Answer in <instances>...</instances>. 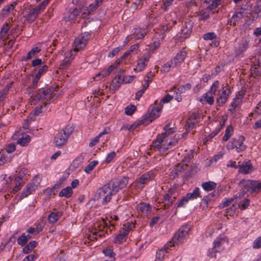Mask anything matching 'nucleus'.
<instances>
[{
	"label": "nucleus",
	"instance_id": "1",
	"mask_svg": "<svg viewBox=\"0 0 261 261\" xmlns=\"http://www.w3.org/2000/svg\"><path fill=\"white\" fill-rule=\"evenodd\" d=\"M128 181V177L127 176L112 179L96 191L94 198L96 200L102 199L101 204H107L111 201L112 196L125 187Z\"/></svg>",
	"mask_w": 261,
	"mask_h": 261
},
{
	"label": "nucleus",
	"instance_id": "2",
	"mask_svg": "<svg viewBox=\"0 0 261 261\" xmlns=\"http://www.w3.org/2000/svg\"><path fill=\"white\" fill-rule=\"evenodd\" d=\"M56 87L51 86L47 89H40L36 94L32 95L30 98L31 105H36L39 102L42 105L38 106L34 110L35 116H38L42 112L43 106L44 108L53 102L57 98V95L55 93Z\"/></svg>",
	"mask_w": 261,
	"mask_h": 261
},
{
	"label": "nucleus",
	"instance_id": "3",
	"mask_svg": "<svg viewBox=\"0 0 261 261\" xmlns=\"http://www.w3.org/2000/svg\"><path fill=\"white\" fill-rule=\"evenodd\" d=\"M191 229V226L189 224H186L181 226L174 234L172 240L168 242V245L172 247L175 244L178 245L185 242Z\"/></svg>",
	"mask_w": 261,
	"mask_h": 261
},
{
	"label": "nucleus",
	"instance_id": "4",
	"mask_svg": "<svg viewBox=\"0 0 261 261\" xmlns=\"http://www.w3.org/2000/svg\"><path fill=\"white\" fill-rule=\"evenodd\" d=\"M239 186L244 192L250 194H257L261 191V181L255 180H242Z\"/></svg>",
	"mask_w": 261,
	"mask_h": 261
},
{
	"label": "nucleus",
	"instance_id": "5",
	"mask_svg": "<svg viewBox=\"0 0 261 261\" xmlns=\"http://www.w3.org/2000/svg\"><path fill=\"white\" fill-rule=\"evenodd\" d=\"M73 129L74 128L72 126L67 125L65 126L54 137L53 140L54 144L58 147L65 145Z\"/></svg>",
	"mask_w": 261,
	"mask_h": 261
},
{
	"label": "nucleus",
	"instance_id": "6",
	"mask_svg": "<svg viewBox=\"0 0 261 261\" xmlns=\"http://www.w3.org/2000/svg\"><path fill=\"white\" fill-rule=\"evenodd\" d=\"M108 223H110V222L109 221L107 223L106 220L102 219L99 223L95 224L94 227L91 231V233L88 236V239L92 241L97 240L98 237H103L105 235V232L102 229L105 227L110 228Z\"/></svg>",
	"mask_w": 261,
	"mask_h": 261
},
{
	"label": "nucleus",
	"instance_id": "7",
	"mask_svg": "<svg viewBox=\"0 0 261 261\" xmlns=\"http://www.w3.org/2000/svg\"><path fill=\"white\" fill-rule=\"evenodd\" d=\"M162 108L163 104L160 103L158 106L153 107L151 110L149 109L147 114L142 117V123L146 125L159 117Z\"/></svg>",
	"mask_w": 261,
	"mask_h": 261
},
{
	"label": "nucleus",
	"instance_id": "8",
	"mask_svg": "<svg viewBox=\"0 0 261 261\" xmlns=\"http://www.w3.org/2000/svg\"><path fill=\"white\" fill-rule=\"evenodd\" d=\"M245 137L243 136H239L237 138H232L227 143L226 147L228 150H232L236 148L238 152H242L246 148V146L243 143Z\"/></svg>",
	"mask_w": 261,
	"mask_h": 261
},
{
	"label": "nucleus",
	"instance_id": "9",
	"mask_svg": "<svg viewBox=\"0 0 261 261\" xmlns=\"http://www.w3.org/2000/svg\"><path fill=\"white\" fill-rule=\"evenodd\" d=\"M225 240L217 238L213 243V247L208 251V255L211 257H216V253L220 252L224 249Z\"/></svg>",
	"mask_w": 261,
	"mask_h": 261
},
{
	"label": "nucleus",
	"instance_id": "10",
	"mask_svg": "<svg viewBox=\"0 0 261 261\" xmlns=\"http://www.w3.org/2000/svg\"><path fill=\"white\" fill-rule=\"evenodd\" d=\"M231 93L230 87L227 84L221 88L219 91L217 99V103L219 106H222L226 102Z\"/></svg>",
	"mask_w": 261,
	"mask_h": 261
},
{
	"label": "nucleus",
	"instance_id": "11",
	"mask_svg": "<svg viewBox=\"0 0 261 261\" xmlns=\"http://www.w3.org/2000/svg\"><path fill=\"white\" fill-rule=\"evenodd\" d=\"M193 27V22L192 21H185L182 24L179 37L184 39L188 38L192 33Z\"/></svg>",
	"mask_w": 261,
	"mask_h": 261
},
{
	"label": "nucleus",
	"instance_id": "12",
	"mask_svg": "<svg viewBox=\"0 0 261 261\" xmlns=\"http://www.w3.org/2000/svg\"><path fill=\"white\" fill-rule=\"evenodd\" d=\"M148 27L145 26L142 28L136 27L132 30V36L135 40L141 39L145 37L148 33Z\"/></svg>",
	"mask_w": 261,
	"mask_h": 261
},
{
	"label": "nucleus",
	"instance_id": "13",
	"mask_svg": "<svg viewBox=\"0 0 261 261\" xmlns=\"http://www.w3.org/2000/svg\"><path fill=\"white\" fill-rule=\"evenodd\" d=\"M39 184V181H37L36 183L33 181V183H30L28 184L27 187L23 190L22 192H21L19 199H22L24 197H27L30 194H32L36 190V189Z\"/></svg>",
	"mask_w": 261,
	"mask_h": 261
},
{
	"label": "nucleus",
	"instance_id": "14",
	"mask_svg": "<svg viewBox=\"0 0 261 261\" xmlns=\"http://www.w3.org/2000/svg\"><path fill=\"white\" fill-rule=\"evenodd\" d=\"M156 175L155 172L150 170L142 174L138 179V182L140 184L144 185L154 179Z\"/></svg>",
	"mask_w": 261,
	"mask_h": 261
},
{
	"label": "nucleus",
	"instance_id": "15",
	"mask_svg": "<svg viewBox=\"0 0 261 261\" xmlns=\"http://www.w3.org/2000/svg\"><path fill=\"white\" fill-rule=\"evenodd\" d=\"M149 58L150 56L149 54L143 55L142 57L138 60L136 67L134 68V70L138 71H142L146 66Z\"/></svg>",
	"mask_w": 261,
	"mask_h": 261
},
{
	"label": "nucleus",
	"instance_id": "16",
	"mask_svg": "<svg viewBox=\"0 0 261 261\" xmlns=\"http://www.w3.org/2000/svg\"><path fill=\"white\" fill-rule=\"evenodd\" d=\"M244 17V13L242 11H236L227 21V24L232 26H236L237 23L240 21Z\"/></svg>",
	"mask_w": 261,
	"mask_h": 261
},
{
	"label": "nucleus",
	"instance_id": "17",
	"mask_svg": "<svg viewBox=\"0 0 261 261\" xmlns=\"http://www.w3.org/2000/svg\"><path fill=\"white\" fill-rule=\"evenodd\" d=\"M137 210L144 216H148L151 211V206L148 203L142 202L137 205Z\"/></svg>",
	"mask_w": 261,
	"mask_h": 261
},
{
	"label": "nucleus",
	"instance_id": "18",
	"mask_svg": "<svg viewBox=\"0 0 261 261\" xmlns=\"http://www.w3.org/2000/svg\"><path fill=\"white\" fill-rule=\"evenodd\" d=\"M187 56V53L184 49H182L176 54V55L171 60L175 66L178 64L184 61Z\"/></svg>",
	"mask_w": 261,
	"mask_h": 261
},
{
	"label": "nucleus",
	"instance_id": "19",
	"mask_svg": "<svg viewBox=\"0 0 261 261\" xmlns=\"http://www.w3.org/2000/svg\"><path fill=\"white\" fill-rule=\"evenodd\" d=\"M165 138L161 135H159L156 139L152 142L151 149L156 150L160 152V147L162 143L165 142Z\"/></svg>",
	"mask_w": 261,
	"mask_h": 261
},
{
	"label": "nucleus",
	"instance_id": "20",
	"mask_svg": "<svg viewBox=\"0 0 261 261\" xmlns=\"http://www.w3.org/2000/svg\"><path fill=\"white\" fill-rule=\"evenodd\" d=\"M102 1L103 0H95L93 3L90 4L86 9L84 10L83 13L87 15L90 14L99 6Z\"/></svg>",
	"mask_w": 261,
	"mask_h": 261
},
{
	"label": "nucleus",
	"instance_id": "21",
	"mask_svg": "<svg viewBox=\"0 0 261 261\" xmlns=\"http://www.w3.org/2000/svg\"><path fill=\"white\" fill-rule=\"evenodd\" d=\"M248 47L247 41L245 40H242L239 44V46L235 50V54L237 56L242 55Z\"/></svg>",
	"mask_w": 261,
	"mask_h": 261
},
{
	"label": "nucleus",
	"instance_id": "22",
	"mask_svg": "<svg viewBox=\"0 0 261 261\" xmlns=\"http://www.w3.org/2000/svg\"><path fill=\"white\" fill-rule=\"evenodd\" d=\"M65 59L63 60L62 63L60 65L61 68L63 69L69 65L71 61L74 58V56L73 55L71 51L65 53Z\"/></svg>",
	"mask_w": 261,
	"mask_h": 261
},
{
	"label": "nucleus",
	"instance_id": "23",
	"mask_svg": "<svg viewBox=\"0 0 261 261\" xmlns=\"http://www.w3.org/2000/svg\"><path fill=\"white\" fill-rule=\"evenodd\" d=\"M203 38L205 40H212L215 47H217L219 43L217 41V36L214 32H209L203 35Z\"/></svg>",
	"mask_w": 261,
	"mask_h": 261
},
{
	"label": "nucleus",
	"instance_id": "24",
	"mask_svg": "<svg viewBox=\"0 0 261 261\" xmlns=\"http://www.w3.org/2000/svg\"><path fill=\"white\" fill-rule=\"evenodd\" d=\"M170 247V246L168 245V243L164 246L162 248L159 250L156 253V258L155 261H162L163 259L164 258L165 255V253H167V249Z\"/></svg>",
	"mask_w": 261,
	"mask_h": 261
},
{
	"label": "nucleus",
	"instance_id": "25",
	"mask_svg": "<svg viewBox=\"0 0 261 261\" xmlns=\"http://www.w3.org/2000/svg\"><path fill=\"white\" fill-rule=\"evenodd\" d=\"M87 41L81 36L75 38L74 40L75 48L74 50L77 51L80 49L84 47L86 44Z\"/></svg>",
	"mask_w": 261,
	"mask_h": 261
},
{
	"label": "nucleus",
	"instance_id": "26",
	"mask_svg": "<svg viewBox=\"0 0 261 261\" xmlns=\"http://www.w3.org/2000/svg\"><path fill=\"white\" fill-rule=\"evenodd\" d=\"M62 214V212H51L48 215L47 220L50 223L54 224L59 220Z\"/></svg>",
	"mask_w": 261,
	"mask_h": 261
},
{
	"label": "nucleus",
	"instance_id": "27",
	"mask_svg": "<svg viewBox=\"0 0 261 261\" xmlns=\"http://www.w3.org/2000/svg\"><path fill=\"white\" fill-rule=\"evenodd\" d=\"M15 3L11 4L5 6L1 10L0 15L2 17L7 16L14 9V5Z\"/></svg>",
	"mask_w": 261,
	"mask_h": 261
},
{
	"label": "nucleus",
	"instance_id": "28",
	"mask_svg": "<svg viewBox=\"0 0 261 261\" xmlns=\"http://www.w3.org/2000/svg\"><path fill=\"white\" fill-rule=\"evenodd\" d=\"M239 171L243 174H248L250 172L252 166L249 162L244 163L239 166Z\"/></svg>",
	"mask_w": 261,
	"mask_h": 261
},
{
	"label": "nucleus",
	"instance_id": "29",
	"mask_svg": "<svg viewBox=\"0 0 261 261\" xmlns=\"http://www.w3.org/2000/svg\"><path fill=\"white\" fill-rule=\"evenodd\" d=\"M41 49L38 47H35L33 48L27 54L26 58H23V60L27 61L29 60L32 59L37 56V55L40 51Z\"/></svg>",
	"mask_w": 261,
	"mask_h": 261
},
{
	"label": "nucleus",
	"instance_id": "30",
	"mask_svg": "<svg viewBox=\"0 0 261 261\" xmlns=\"http://www.w3.org/2000/svg\"><path fill=\"white\" fill-rule=\"evenodd\" d=\"M250 71L254 76H258L261 75V64L260 63H257L256 64L252 65L250 68Z\"/></svg>",
	"mask_w": 261,
	"mask_h": 261
},
{
	"label": "nucleus",
	"instance_id": "31",
	"mask_svg": "<svg viewBox=\"0 0 261 261\" xmlns=\"http://www.w3.org/2000/svg\"><path fill=\"white\" fill-rule=\"evenodd\" d=\"M216 184L213 181H206L203 182L201 185L202 188L206 191H211L216 187Z\"/></svg>",
	"mask_w": 261,
	"mask_h": 261
},
{
	"label": "nucleus",
	"instance_id": "32",
	"mask_svg": "<svg viewBox=\"0 0 261 261\" xmlns=\"http://www.w3.org/2000/svg\"><path fill=\"white\" fill-rule=\"evenodd\" d=\"M72 188L70 186H68L61 190L59 194V196L61 197H65L66 198H69L72 195Z\"/></svg>",
	"mask_w": 261,
	"mask_h": 261
},
{
	"label": "nucleus",
	"instance_id": "33",
	"mask_svg": "<svg viewBox=\"0 0 261 261\" xmlns=\"http://www.w3.org/2000/svg\"><path fill=\"white\" fill-rule=\"evenodd\" d=\"M38 14L34 9H32L27 16L26 19L29 23H32L36 19Z\"/></svg>",
	"mask_w": 261,
	"mask_h": 261
},
{
	"label": "nucleus",
	"instance_id": "34",
	"mask_svg": "<svg viewBox=\"0 0 261 261\" xmlns=\"http://www.w3.org/2000/svg\"><path fill=\"white\" fill-rule=\"evenodd\" d=\"M186 168H187V167H185L184 164L182 165H180V164L177 165L174 168V170L171 172V173L173 175V178L179 176L180 175V173L182 172V171L185 170Z\"/></svg>",
	"mask_w": 261,
	"mask_h": 261
},
{
	"label": "nucleus",
	"instance_id": "35",
	"mask_svg": "<svg viewBox=\"0 0 261 261\" xmlns=\"http://www.w3.org/2000/svg\"><path fill=\"white\" fill-rule=\"evenodd\" d=\"M216 196L215 192L212 193L208 195L204 196L202 199L201 203L203 205V207L208 206V201L214 200V197Z\"/></svg>",
	"mask_w": 261,
	"mask_h": 261
},
{
	"label": "nucleus",
	"instance_id": "36",
	"mask_svg": "<svg viewBox=\"0 0 261 261\" xmlns=\"http://www.w3.org/2000/svg\"><path fill=\"white\" fill-rule=\"evenodd\" d=\"M186 196L189 200H193L197 199L198 197H200L199 188L198 187L195 188L192 193H188Z\"/></svg>",
	"mask_w": 261,
	"mask_h": 261
},
{
	"label": "nucleus",
	"instance_id": "37",
	"mask_svg": "<svg viewBox=\"0 0 261 261\" xmlns=\"http://www.w3.org/2000/svg\"><path fill=\"white\" fill-rule=\"evenodd\" d=\"M176 142V141H170L169 142L167 141V144L165 143V142L162 143L160 147V152L162 153L165 152L170 147L174 146Z\"/></svg>",
	"mask_w": 261,
	"mask_h": 261
},
{
	"label": "nucleus",
	"instance_id": "38",
	"mask_svg": "<svg viewBox=\"0 0 261 261\" xmlns=\"http://www.w3.org/2000/svg\"><path fill=\"white\" fill-rule=\"evenodd\" d=\"M31 141V137L28 135H23L21 138H19L17 141V144H20L22 146H25Z\"/></svg>",
	"mask_w": 261,
	"mask_h": 261
},
{
	"label": "nucleus",
	"instance_id": "39",
	"mask_svg": "<svg viewBox=\"0 0 261 261\" xmlns=\"http://www.w3.org/2000/svg\"><path fill=\"white\" fill-rule=\"evenodd\" d=\"M37 244V243L35 241H31L23 248V252L25 254L30 253L36 246Z\"/></svg>",
	"mask_w": 261,
	"mask_h": 261
},
{
	"label": "nucleus",
	"instance_id": "40",
	"mask_svg": "<svg viewBox=\"0 0 261 261\" xmlns=\"http://www.w3.org/2000/svg\"><path fill=\"white\" fill-rule=\"evenodd\" d=\"M13 155H8L6 154H2L0 156V165H3L5 163L10 162L11 161Z\"/></svg>",
	"mask_w": 261,
	"mask_h": 261
},
{
	"label": "nucleus",
	"instance_id": "41",
	"mask_svg": "<svg viewBox=\"0 0 261 261\" xmlns=\"http://www.w3.org/2000/svg\"><path fill=\"white\" fill-rule=\"evenodd\" d=\"M233 131V127L231 125L227 126L225 130V135L223 137V140L224 141H228L232 136Z\"/></svg>",
	"mask_w": 261,
	"mask_h": 261
},
{
	"label": "nucleus",
	"instance_id": "42",
	"mask_svg": "<svg viewBox=\"0 0 261 261\" xmlns=\"http://www.w3.org/2000/svg\"><path fill=\"white\" fill-rule=\"evenodd\" d=\"M97 161H93L90 162L85 168L84 171L87 173H90L98 164Z\"/></svg>",
	"mask_w": 261,
	"mask_h": 261
},
{
	"label": "nucleus",
	"instance_id": "43",
	"mask_svg": "<svg viewBox=\"0 0 261 261\" xmlns=\"http://www.w3.org/2000/svg\"><path fill=\"white\" fill-rule=\"evenodd\" d=\"M175 67V65L171 61L165 63L161 68V71L163 72H168L170 71V68Z\"/></svg>",
	"mask_w": 261,
	"mask_h": 261
},
{
	"label": "nucleus",
	"instance_id": "44",
	"mask_svg": "<svg viewBox=\"0 0 261 261\" xmlns=\"http://www.w3.org/2000/svg\"><path fill=\"white\" fill-rule=\"evenodd\" d=\"M147 0H136L131 5L130 8L134 10L141 9L143 5L144 2Z\"/></svg>",
	"mask_w": 261,
	"mask_h": 261
},
{
	"label": "nucleus",
	"instance_id": "45",
	"mask_svg": "<svg viewBox=\"0 0 261 261\" xmlns=\"http://www.w3.org/2000/svg\"><path fill=\"white\" fill-rule=\"evenodd\" d=\"M193 152L194 151L193 150H191L190 152L185 156L182 162L184 163L185 167H188V163H190L191 160L193 158Z\"/></svg>",
	"mask_w": 261,
	"mask_h": 261
},
{
	"label": "nucleus",
	"instance_id": "46",
	"mask_svg": "<svg viewBox=\"0 0 261 261\" xmlns=\"http://www.w3.org/2000/svg\"><path fill=\"white\" fill-rule=\"evenodd\" d=\"M126 239V238L125 237V236L123 235L122 233H120L115 237L114 240V242L115 244H120L125 241Z\"/></svg>",
	"mask_w": 261,
	"mask_h": 261
},
{
	"label": "nucleus",
	"instance_id": "47",
	"mask_svg": "<svg viewBox=\"0 0 261 261\" xmlns=\"http://www.w3.org/2000/svg\"><path fill=\"white\" fill-rule=\"evenodd\" d=\"M214 94L207 92L204 94V98L209 105H213L214 102Z\"/></svg>",
	"mask_w": 261,
	"mask_h": 261
},
{
	"label": "nucleus",
	"instance_id": "48",
	"mask_svg": "<svg viewBox=\"0 0 261 261\" xmlns=\"http://www.w3.org/2000/svg\"><path fill=\"white\" fill-rule=\"evenodd\" d=\"M174 0H165L161 6V8L165 11H168L173 4Z\"/></svg>",
	"mask_w": 261,
	"mask_h": 261
},
{
	"label": "nucleus",
	"instance_id": "49",
	"mask_svg": "<svg viewBox=\"0 0 261 261\" xmlns=\"http://www.w3.org/2000/svg\"><path fill=\"white\" fill-rule=\"evenodd\" d=\"M242 102L241 98L237 97L233 99V101L230 104V107H232V109H230L229 110L232 111L234 110Z\"/></svg>",
	"mask_w": 261,
	"mask_h": 261
},
{
	"label": "nucleus",
	"instance_id": "50",
	"mask_svg": "<svg viewBox=\"0 0 261 261\" xmlns=\"http://www.w3.org/2000/svg\"><path fill=\"white\" fill-rule=\"evenodd\" d=\"M219 82L218 81H215L212 84L210 89L207 91L208 93H210L214 95H215V92L219 87Z\"/></svg>",
	"mask_w": 261,
	"mask_h": 261
},
{
	"label": "nucleus",
	"instance_id": "51",
	"mask_svg": "<svg viewBox=\"0 0 261 261\" xmlns=\"http://www.w3.org/2000/svg\"><path fill=\"white\" fill-rule=\"evenodd\" d=\"M119 64V62L116 63L115 65H110L107 69V70L102 73V76H107L109 75L117 66Z\"/></svg>",
	"mask_w": 261,
	"mask_h": 261
},
{
	"label": "nucleus",
	"instance_id": "52",
	"mask_svg": "<svg viewBox=\"0 0 261 261\" xmlns=\"http://www.w3.org/2000/svg\"><path fill=\"white\" fill-rule=\"evenodd\" d=\"M136 110V107L134 105L127 106L125 109V113L128 116L132 115Z\"/></svg>",
	"mask_w": 261,
	"mask_h": 261
},
{
	"label": "nucleus",
	"instance_id": "53",
	"mask_svg": "<svg viewBox=\"0 0 261 261\" xmlns=\"http://www.w3.org/2000/svg\"><path fill=\"white\" fill-rule=\"evenodd\" d=\"M121 82L117 80V77H115L112 81L111 84V88L114 90H117L120 86Z\"/></svg>",
	"mask_w": 261,
	"mask_h": 261
},
{
	"label": "nucleus",
	"instance_id": "54",
	"mask_svg": "<svg viewBox=\"0 0 261 261\" xmlns=\"http://www.w3.org/2000/svg\"><path fill=\"white\" fill-rule=\"evenodd\" d=\"M221 129H222V126L217 127L214 131H213L208 136H207L205 138V140L206 141H207L210 140V139H212L213 138H214L216 135H217L218 134V133L220 131V130Z\"/></svg>",
	"mask_w": 261,
	"mask_h": 261
},
{
	"label": "nucleus",
	"instance_id": "55",
	"mask_svg": "<svg viewBox=\"0 0 261 261\" xmlns=\"http://www.w3.org/2000/svg\"><path fill=\"white\" fill-rule=\"evenodd\" d=\"M250 200L248 198H245L242 202L239 204V208L242 210H244L249 205Z\"/></svg>",
	"mask_w": 261,
	"mask_h": 261
},
{
	"label": "nucleus",
	"instance_id": "56",
	"mask_svg": "<svg viewBox=\"0 0 261 261\" xmlns=\"http://www.w3.org/2000/svg\"><path fill=\"white\" fill-rule=\"evenodd\" d=\"M16 149V145L14 143H11L7 145L5 147V151L8 153H11Z\"/></svg>",
	"mask_w": 261,
	"mask_h": 261
},
{
	"label": "nucleus",
	"instance_id": "57",
	"mask_svg": "<svg viewBox=\"0 0 261 261\" xmlns=\"http://www.w3.org/2000/svg\"><path fill=\"white\" fill-rule=\"evenodd\" d=\"M18 244L23 246L27 242V239L24 233H22L17 240Z\"/></svg>",
	"mask_w": 261,
	"mask_h": 261
},
{
	"label": "nucleus",
	"instance_id": "58",
	"mask_svg": "<svg viewBox=\"0 0 261 261\" xmlns=\"http://www.w3.org/2000/svg\"><path fill=\"white\" fill-rule=\"evenodd\" d=\"M48 70V66L46 65H44L41 67L37 71L36 75L39 77H41V75L44 74L45 72Z\"/></svg>",
	"mask_w": 261,
	"mask_h": 261
},
{
	"label": "nucleus",
	"instance_id": "59",
	"mask_svg": "<svg viewBox=\"0 0 261 261\" xmlns=\"http://www.w3.org/2000/svg\"><path fill=\"white\" fill-rule=\"evenodd\" d=\"M189 200V199L188 198L187 196L183 197L182 198V199H181L177 202V207H182V206L185 205L186 204H187Z\"/></svg>",
	"mask_w": 261,
	"mask_h": 261
},
{
	"label": "nucleus",
	"instance_id": "60",
	"mask_svg": "<svg viewBox=\"0 0 261 261\" xmlns=\"http://www.w3.org/2000/svg\"><path fill=\"white\" fill-rule=\"evenodd\" d=\"M122 46H119L113 49V50L109 53L108 57L112 58L116 55L122 49Z\"/></svg>",
	"mask_w": 261,
	"mask_h": 261
},
{
	"label": "nucleus",
	"instance_id": "61",
	"mask_svg": "<svg viewBox=\"0 0 261 261\" xmlns=\"http://www.w3.org/2000/svg\"><path fill=\"white\" fill-rule=\"evenodd\" d=\"M221 0H213L212 3L208 6L207 9L212 10L216 8L220 4Z\"/></svg>",
	"mask_w": 261,
	"mask_h": 261
},
{
	"label": "nucleus",
	"instance_id": "62",
	"mask_svg": "<svg viewBox=\"0 0 261 261\" xmlns=\"http://www.w3.org/2000/svg\"><path fill=\"white\" fill-rule=\"evenodd\" d=\"M38 256L37 254H29L25 256L23 261H35L38 258Z\"/></svg>",
	"mask_w": 261,
	"mask_h": 261
},
{
	"label": "nucleus",
	"instance_id": "63",
	"mask_svg": "<svg viewBox=\"0 0 261 261\" xmlns=\"http://www.w3.org/2000/svg\"><path fill=\"white\" fill-rule=\"evenodd\" d=\"M116 152L115 151H112L110 153H108L106 159V162L107 163H110L112 160L115 157Z\"/></svg>",
	"mask_w": 261,
	"mask_h": 261
},
{
	"label": "nucleus",
	"instance_id": "64",
	"mask_svg": "<svg viewBox=\"0 0 261 261\" xmlns=\"http://www.w3.org/2000/svg\"><path fill=\"white\" fill-rule=\"evenodd\" d=\"M261 247V237H258L253 243V247L254 249H258Z\"/></svg>",
	"mask_w": 261,
	"mask_h": 261
}]
</instances>
